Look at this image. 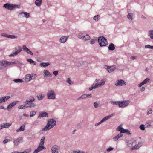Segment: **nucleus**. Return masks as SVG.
I'll list each match as a JSON object with an SVG mask.
<instances>
[{"label":"nucleus","mask_w":153,"mask_h":153,"mask_svg":"<svg viewBox=\"0 0 153 153\" xmlns=\"http://www.w3.org/2000/svg\"><path fill=\"white\" fill-rule=\"evenodd\" d=\"M56 121L53 119L48 120L46 126L42 129V131H46L51 129L56 125Z\"/></svg>","instance_id":"nucleus-1"},{"label":"nucleus","mask_w":153,"mask_h":153,"mask_svg":"<svg viewBox=\"0 0 153 153\" xmlns=\"http://www.w3.org/2000/svg\"><path fill=\"white\" fill-rule=\"evenodd\" d=\"M3 7L11 11L16 8H20V5L15 4H10L9 3H7L4 5Z\"/></svg>","instance_id":"nucleus-2"},{"label":"nucleus","mask_w":153,"mask_h":153,"mask_svg":"<svg viewBox=\"0 0 153 153\" xmlns=\"http://www.w3.org/2000/svg\"><path fill=\"white\" fill-rule=\"evenodd\" d=\"M130 102L128 100H125L121 101L115 102V105H118L120 108H124L127 106Z\"/></svg>","instance_id":"nucleus-3"},{"label":"nucleus","mask_w":153,"mask_h":153,"mask_svg":"<svg viewBox=\"0 0 153 153\" xmlns=\"http://www.w3.org/2000/svg\"><path fill=\"white\" fill-rule=\"evenodd\" d=\"M98 42L101 47H104L108 45V42L106 38L103 36H100L98 38Z\"/></svg>","instance_id":"nucleus-4"},{"label":"nucleus","mask_w":153,"mask_h":153,"mask_svg":"<svg viewBox=\"0 0 153 153\" xmlns=\"http://www.w3.org/2000/svg\"><path fill=\"white\" fill-rule=\"evenodd\" d=\"M117 131H119L121 133H125L128 135H131V133L128 129H125L122 127V125L121 124L117 128Z\"/></svg>","instance_id":"nucleus-5"},{"label":"nucleus","mask_w":153,"mask_h":153,"mask_svg":"<svg viewBox=\"0 0 153 153\" xmlns=\"http://www.w3.org/2000/svg\"><path fill=\"white\" fill-rule=\"evenodd\" d=\"M47 94L48 99L54 100L56 98V94L53 90H48Z\"/></svg>","instance_id":"nucleus-6"},{"label":"nucleus","mask_w":153,"mask_h":153,"mask_svg":"<svg viewBox=\"0 0 153 153\" xmlns=\"http://www.w3.org/2000/svg\"><path fill=\"white\" fill-rule=\"evenodd\" d=\"M36 77V75L33 73L27 74L25 76L26 82H28L31 80H34Z\"/></svg>","instance_id":"nucleus-7"},{"label":"nucleus","mask_w":153,"mask_h":153,"mask_svg":"<svg viewBox=\"0 0 153 153\" xmlns=\"http://www.w3.org/2000/svg\"><path fill=\"white\" fill-rule=\"evenodd\" d=\"M114 116V114H112L110 115L105 116V117H104L102 120H101L100 122L95 123V126H97L101 124L103 122H105L109 118L112 117Z\"/></svg>","instance_id":"nucleus-8"},{"label":"nucleus","mask_w":153,"mask_h":153,"mask_svg":"<svg viewBox=\"0 0 153 153\" xmlns=\"http://www.w3.org/2000/svg\"><path fill=\"white\" fill-rule=\"evenodd\" d=\"M114 116V114H112L110 115L105 116V117H104L102 120H101L100 122L95 123V126H97L101 124L103 122H105L109 118L112 117Z\"/></svg>","instance_id":"nucleus-9"},{"label":"nucleus","mask_w":153,"mask_h":153,"mask_svg":"<svg viewBox=\"0 0 153 153\" xmlns=\"http://www.w3.org/2000/svg\"><path fill=\"white\" fill-rule=\"evenodd\" d=\"M60 147L56 145L53 146L51 149L52 153H61L60 151Z\"/></svg>","instance_id":"nucleus-10"},{"label":"nucleus","mask_w":153,"mask_h":153,"mask_svg":"<svg viewBox=\"0 0 153 153\" xmlns=\"http://www.w3.org/2000/svg\"><path fill=\"white\" fill-rule=\"evenodd\" d=\"M15 50L16 51L13 53L9 55L10 57L14 56L17 55L22 51V49L19 46H18L15 48Z\"/></svg>","instance_id":"nucleus-11"},{"label":"nucleus","mask_w":153,"mask_h":153,"mask_svg":"<svg viewBox=\"0 0 153 153\" xmlns=\"http://www.w3.org/2000/svg\"><path fill=\"white\" fill-rule=\"evenodd\" d=\"M136 141L133 139L130 140H127L126 141V144L128 147H131L134 143Z\"/></svg>","instance_id":"nucleus-12"},{"label":"nucleus","mask_w":153,"mask_h":153,"mask_svg":"<svg viewBox=\"0 0 153 153\" xmlns=\"http://www.w3.org/2000/svg\"><path fill=\"white\" fill-rule=\"evenodd\" d=\"M143 143L142 142H139L137 144H136L134 146H132L130 148L131 150H135L138 149L143 145Z\"/></svg>","instance_id":"nucleus-13"},{"label":"nucleus","mask_w":153,"mask_h":153,"mask_svg":"<svg viewBox=\"0 0 153 153\" xmlns=\"http://www.w3.org/2000/svg\"><path fill=\"white\" fill-rule=\"evenodd\" d=\"M0 65L3 68L6 67L8 65H10V62H9L5 60L0 61Z\"/></svg>","instance_id":"nucleus-14"},{"label":"nucleus","mask_w":153,"mask_h":153,"mask_svg":"<svg viewBox=\"0 0 153 153\" xmlns=\"http://www.w3.org/2000/svg\"><path fill=\"white\" fill-rule=\"evenodd\" d=\"M104 68L106 69L109 73H111L115 69V66L114 65L112 66H108L107 65H105Z\"/></svg>","instance_id":"nucleus-15"},{"label":"nucleus","mask_w":153,"mask_h":153,"mask_svg":"<svg viewBox=\"0 0 153 153\" xmlns=\"http://www.w3.org/2000/svg\"><path fill=\"white\" fill-rule=\"evenodd\" d=\"M48 117V114L46 112H40L38 117V118H41L42 117Z\"/></svg>","instance_id":"nucleus-16"},{"label":"nucleus","mask_w":153,"mask_h":153,"mask_svg":"<svg viewBox=\"0 0 153 153\" xmlns=\"http://www.w3.org/2000/svg\"><path fill=\"white\" fill-rule=\"evenodd\" d=\"M22 142V137H19L13 141L14 145L15 146H17L19 144Z\"/></svg>","instance_id":"nucleus-17"},{"label":"nucleus","mask_w":153,"mask_h":153,"mask_svg":"<svg viewBox=\"0 0 153 153\" xmlns=\"http://www.w3.org/2000/svg\"><path fill=\"white\" fill-rule=\"evenodd\" d=\"M124 85H126V83L123 80H117L115 84V85L123 86Z\"/></svg>","instance_id":"nucleus-18"},{"label":"nucleus","mask_w":153,"mask_h":153,"mask_svg":"<svg viewBox=\"0 0 153 153\" xmlns=\"http://www.w3.org/2000/svg\"><path fill=\"white\" fill-rule=\"evenodd\" d=\"M45 148L44 146L39 145L38 147L34 151L33 153H38L39 152L42 150L43 149H45Z\"/></svg>","instance_id":"nucleus-19"},{"label":"nucleus","mask_w":153,"mask_h":153,"mask_svg":"<svg viewBox=\"0 0 153 153\" xmlns=\"http://www.w3.org/2000/svg\"><path fill=\"white\" fill-rule=\"evenodd\" d=\"M22 15H24V17H26L27 18H29L30 16V14L26 12H22L20 13L18 15V17H21Z\"/></svg>","instance_id":"nucleus-20"},{"label":"nucleus","mask_w":153,"mask_h":153,"mask_svg":"<svg viewBox=\"0 0 153 153\" xmlns=\"http://www.w3.org/2000/svg\"><path fill=\"white\" fill-rule=\"evenodd\" d=\"M69 37L68 36H62L59 40V42L62 43H64L67 41Z\"/></svg>","instance_id":"nucleus-21"},{"label":"nucleus","mask_w":153,"mask_h":153,"mask_svg":"<svg viewBox=\"0 0 153 153\" xmlns=\"http://www.w3.org/2000/svg\"><path fill=\"white\" fill-rule=\"evenodd\" d=\"M23 49L24 51H25L28 54H30L31 55H33V53L28 48H27L25 45L23 46Z\"/></svg>","instance_id":"nucleus-22"},{"label":"nucleus","mask_w":153,"mask_h":153,"mask_svg":"<svg viewBox=\"0 0 153 153\" xmlns=\"http://www.w3.org/2000/svg\"><path fill=\"white\" fill-rule=\"evenodd\" d=\"M25 103L27 105V108H34L36 106V104L33 102H25Z\"/></svg>","instance_id":"nucleus-23"},{"label":"nucleus","mask_w":153,"mask_h":153,"mask_svg":"<svg viewBox=\"0 0 153 153\" xmlns=\"http://www.w3.org/2000/svg\"><path fill=\"white\" fill-rule=\"evenodd\" d=\"M2 128H8L11 126V124L8 123H4L1 124Z\"/></svg>","instance_id":"nucleus-24"},{"label":"nucleus","mask_w":153,"mask_h":153,"mask_svg":"<svg viewBox=\"0 0 153 153\" xmlns=\"http://www.w3.org/2000/svg\"><path fill=\"white\" fill-rule=\"evenodd\" d=\"M43 73L45 74V77H49L51 76L50 72L47 70H44L43 71Z\"/></svg>","instance_id":"nucleus-25"},{"label":"nucleus","mask_w":153,"mask_h":153,"mask_svg":"<svg viewBox=\"0 0 153 153\" xmlns=\"http://www.w3.org/2000/svg\"><path fill=\"white\" fill-rule=\"evenodd\" d=\"M25 124H23L19 128L17 129L16 130V132H19L23 131L25 130Z\"/></svg>","instance_id":"nucleus-26"},{"label":"nucleus","mask_w":153,"mask_h":153,"mask_svg":"<svg viewBox=\"0 0 153 153\" xmlns=\"http://www.w3.org/2000/svg\"><path fill=\"white\" fill-rule=\"evenodd\" d=\"M50 64L49 62H42L40 64V65L41 67H45L48 66Z\"/></svg>","instance_id":"nucleus-27"},{"label":"nucleus","mask_w":153,"mask_h":153,"mask_svg":"<svg viewBox=\"0 0 153 153\" xmlns=\"http://www.w3.org/2000/svg\"><path fill=\"white\" fill-rule=\"evenodd\" d=\"M36 97L39 100H41L44 98V95L39 94L37 95Z\"/></svg>","instance_id":"nucleus-28"},{"label":"nucleus","mask_w":153,"mask_h":153,"mask_svg":"<svg viewBox=\"0 0 153 153\" xmlns=\"http://www.w3.org/2000/svg\"><path fill=\"white\" fill-rule=\"evenodd\" d=\"M108 48L109 50L110 51L113 50L115 49V47L113 43H111L109 45Z\"/></svg>","instance_id":"nucleus-29"},{"label":"nucleus","mask_w":153,"mask_h":153,"mask_svg":"<svg viewBox=\"0 0 153 153\" xmlns=\"http://www.w3.org/2000/svg\"><path fill=\"white\" fill-rule=\"evenodd\" d=\"M42 0H36L35 1V4L37 6H40L42 4Z\"/></svg>","instance_id":"nucleus-30"},{"label":"nucleus","mask_w":153,"mask_h":153,"mask_svg":"<svg viewBox=\"0 0 153 153\" xmlns=\"http://www.w3.org/2000/svg\"><path fill=\"white\" fill-rule=\"evenodd\" d=\"M45 139V137L43 136L40 140L39 145L40 146H43L44 143V141Z\"/></svg>","instance_id":"nucleus-31"},{"label":"nucleus","mask_w":153,"mask_h":153,"mask_svg":"<svg viewBox=\"0 0 153 153\" xmlns=\"http://www.w3.org/2000/svg\"><path fill=\"white\" fill-rule=\"evenodd\" d=\"M133 13H128L127 16V18L130 21L133 19Z\"/></svg>","instance_id":"nucleus-32"},{"label":"nucleus","mask_w":153,"mask_h":153,"mask_svg":"<svg viewBox=\"0 0 153 153\" xmlns=\"http://www.w3.org/2000/svg\"><path fill=\"white\" fill-rule=\"evenodd\" d=\"M27 105H26V104H25H25H24L22 105L19 106L18 107V108L19 109H24L26 108H27Z\"/></svg>","instance_id":"nucleus-33"},{"label":"nucleus","mask_w":153,"mask_h":153,"mask_svg":"<svg viewBox=\"0 0 153 153\" xmlns=\"http://www.w3.org/2000/svg\"><path fill=\"white\" fill-rule=\"evenodd\" d=\"M148 36L150 38L153 40V30H152L149 31L148 32Z\"/></svg>","instance_id":"nucleus-34"},{"label":"nucleus","mask_w":153,"mask_h":153,"mask_svg":"<svg viewBox=\"0 0 153 153\" xmlns=\"http://www.w3.org/2000/svg\"><path fill=\"white\" fill-rule=\"evenodd\" d=\"M30 97L31 98L29 99V100H26L25 102H33L35 100V98L33 97Z\"/></svg>","instance_id":"nucleus-35"},{"label":"nucleus","mask_w":153,"mask_h":153,"mask_svg":"<svg viewBox=\"0 0 153 153\" xmlns=\"http://www.w3.org/2000/svg\"><path fill=\"white\" fill-rule=\"evenodd\" d=\"M101 82L99 84H97L96 83V84L97 85H98V87H100L101 86H103L105 83V81L103 80H101Z\"/></svg>","instance_id":"nucleus-36"},{"label":"nucleus","mask_w":153,"mask_h":153,"mask_svg":"<svg viewBox=\"0 0 153 153\" xmlns=\"http://www.w3.org/2000/svg\"><path fill=\"white\" fill-rule=\"evenodd\" d=\"M98 87V85H97L96 84H94L91 87H90L89 89V91H91L92 90L94 89H95L97 87Z\"/></svg>","instance_id":"nucleus-37"},{"label":"nucleus","mask_w":153,"mask_h":153,"mask_svg":"<svg viewBox=\"0 0 153 153\" xmlns=\"http://www.w3.org/2000/svg\"><path fill=\"white\" fill-rule=\"evenodd\" d=\"M27 61L30 63V64H32L34 65H36V62L33 60H32L31 59H28L27 60Z\"/></svg>","instance_id":"nucleus-38"},{"label":"nucleus","mask_w":153,"mask_h":153,"mask_svg":"<svg viewBox=\"0 0 153 153\" xmlns=\"http://www.w3.org/2000/svg\"><path fill=\"white\" fill-rule=\"evenodd\" d=\"M10 137H7L3 141V143L4 144H5L7 143V142L10 141Z\"/></svg>","instance_id":"nucleus-39"},{"label":"nucleus","mask_w":153,"mask_h":153,"mask_svg":"<svg viewBox=\"0 0 153 153\" xmlns=\"http://www.w3.org/2000/svg\"><path fill=\"white\" fill-rule=\"evenodd\" d=\"M90 39V36L88 35L87 34L84 36V39L85 40H88Z\"/></svg>","instance_id":"nucleus-40"},{"label":"nucleus","mask_w":153,"mask_h":153,"mask_svg":"<svg viewBox=\"0 0 153 153\" xmlns=\"http://www.w3.org/2000/svg\"><path fill=\"white\" fill-rule=\"evenodd\" d=\"M150 79L149 78H146L142 82L144 84H146L149 82V81Z\"/></svg>","instance_id":"nucleus-41"},{"label":"nucleus","mask_w":153,"mask_h":153,"mask_svg":"<svg viewBox=\"0 0 153 153\" xmlns=\"http://www.w3.org/2000/svg\"><path fill=\"white\" fill-rule=\"evenodd\" d=\"M13 81L16 83H21L23 82L22 80L21 79H14L13 80Z\"/></svg>","instance_id":"nucleus-42"},{"label":"nucleus","mask_w":153,"mask_h":153,"mask_svg":"<svg viewBox=\"0 0 153 153\" xmlns=\"http://www.w3.org/2000/svg\"><path fill=\"white\" fill-rule=\"evenodd\" d=\"M123 135L122 134L120 133L117 136H115V140H117L119 138L122 137Z\"/></svg>","instance_id":"nucleus-43"},{"label":"nucleus","mask_w":153,"mask_h":153,"mask_svg":"<svg viewBox=\"0 0 153 153\" xmlns=\"http://www.w3.org/2000/svg\"><path fill=\"white\" fill-rule=\"evenodd\" d=\"M8 37L9 38L11 39H14L17 38L18 36L16 35H9Z\"/></svg>","instance_id":"nucleus-44"},{"label":"nucleus","mask_w":153,"mask_h":153,"mask_svg":"<svg viewBox=\"0 0 153 153\" xmlns=\"http://www.w3.org/2000/svg\"><path fill=\"white\" fill-rule=\"evenodd\" d=\"M146 48L151 49H153V46L150 45H147L145 46Z\"/></svg>","instance_id":"nucleus-45"},{"label":"nucleus","mask_w":153,"mask_h":153,"mask_svg":"<svg viewBox=\"0 0 153 153\" xmlns=\"http://www.w3.org/2000/svg\"><path fill=\"white\" fill-rule=\"evenodd\" d=\"M31 149H27L25 150L24 152H22V153H29L31 152Z\"/></svg>","instance_id":"nucleus-46"},{"label":"nucleus","mask_w":153,"mask_h":153,"mask_svg":"<svg viewBox=\"0 0 153 153\" xmlns=\"http://www.w3.org/2000/svg\"><path fill=\"white\" fill-rule=\"evenodd\" d=\"M87 98L86 94H85L82 95L80 97H79L78 98V99L80 100L81 99H84V98Z\"/></svg>","instance_id":"nucleus-47"},{"label":"nucleus","mask_w":153,"mask_h":153,"mask_svg":"<svg viewBox=\"0 0 153 153\" xmlns=\"http://www.w3.org/2000/svg\"><path fill=\"white\" fill-rule=\"evenodd\" d=\"M13 107V105L11 104V103H10L7 106V109L8 111L10 110L11 108Z\"/></svg>","instance_id":"nucleus-48"},{"label":"nucleus","mask_w":153,"mask_h":153,"mask_svg":"<svg viewBox=\"0 0 153 153\" xmlns=\"http://www.w3.org/2000/svg\"><path fill=\"white\" fill-rule=\"evenodd\" d=\"M36 112L34 111H32L30 112V117H33L36 115Z\"/></svg>","instance_id":"nucleus-49"},{"label":"nucleus","mask_w":153,"mask_h":153,"mask_svg":"<svg viewBox=\"0 0 153 153\" xmlns=\"http://www.w3.org/2000/svg\"><path fill=\"white\" fill-rule=\"evenodd\" d=\"M140 128L142 130H144L145 129V125L143 124H141L140 126Z\"/></svg>","instance_id":"nucleus-50"},{"label":"nucleus","mask_w":153,"mask_h":153,"mask_svg":"<svg viewBox=\"0 0 153 153\" xmlns=\"http://www.w3.org/2000/svg\"><path fill=\"white\" fill-rule=\"evenodd\" d=\"M97 42V40L95 39H92L90 41L91 44H94Z\"/></svg>","instance_id":"nucleus-51"},{"label":"nucleus","mask_w":153,"mask_h":153,"mask_svg":"<svg viewBox=\"0 0 153 153\" xmlns=\"http://www.w3.org/2000/svg\"><path fill=\"white\" fill-rule=\"evenodd\" d=\"M4 100V101L5 102L7 100L9 99L10 98V97L9 96H4V97H3Z\"/></svg>","instance_id":"nucleus-52"},{"label":"nucleus","mask_w":153,"mask_h":153,"mask_svg":"<svg viewBox=\"0 0 153 153\" xmlns=\"http://www.w3.org/2000/svg\"><path fill=\"white\" fill-rule=\"evenodd\" d=\"M114 149V148L113 147H110L108 149H106V151L108 152H110V151H111L113 150Z\"/></svg>","instance_id":"nucleus-53"},{"label":"nucleus","mask_w":153,"mask_h":153,"mask_svg":"<svg viewBox=\"0 0 153 153\" xmlns=\"http://www.w3.org/2000/svg\"><path fill=\"white\" fill-rule=\"evenodd\" d=\"M94 106L95 108H97L100 106L97 102H95L94 103Z\"/></svg>","instance_id":"nucleus-54"},{"label":"nucleus","mask_w":153,"mask_h":153,"mask_svg":"<svg viewBox=\"0 0 153 153\" xmlns=\"http://www.w3.org/2000/svg\"><path fill=\"white\" fill-rule=\"evenodd\" d=\"M99 16L98 15L95 16L93 17V19L96 21H97L98 20V17Z\"/></svg>","instance_id":"nucleus-55"},{"label":"nucleus","mask_w":153,"mask_h":153,"mask_svg":"<svg viewBox=\"0 0 153 153\" xmlns=\"http://www.w3.org/2000/svg\"><path fill=\"white\" fill-rule=\"evenodd\" d=\"M72 153H84V152L82 151L78 150L77 151H73Z\"/></svg>","instance_id":"nucleus-56"},{"label":"nucleus","mask_w":153,"mask_h":153,"mask_svg":"<svg viewBox=\"0 0 153 153\" xmlns=\"http://www.w3.org/2000/svg\"><path fill=\"white\" fill-rule=\"evenodd\" d=\"M66 81L70 85H71L72 84V82L69 78H68L67 79Z\"/></svg>","instance_id":"nucleus-57"},{"label":"nucleus","mask_w":153,"mask_h":153,"mask_svg":"<svg viewBox=\"0 0 153 153\" xmlns=\"http://www.w3.org/2000/svg\"><path fill=\"white\" fill-rule=\"evenodd\" d=\"M152 112V110L151 109H149L147 111V114L149 115L151 114Z\"/></svg>","instance_id":"nucleus-58"},{"label":"nucleus","mask_w":153,"mask_h":153,"mask_svg":"<svg viewBox=\"0 0 153 153\" xmlns=\"http://www.w3.org/2000/svg\"><path fill=\"white\" fill-rule=\"evenodd\" d=\"M58 71H53V73L55 75V76H56L58 75Z\"/></svg>","instance_id":"nucleus-59"},{"label":"nucleus","mask_w":153,"mask_h":153,"mask_svg":"<svg viewBox=\"0 0 153 153\" xmlns=\"http://www.w3.org/2000/svg\"><path fill=\"white\" fill-rule=\"evenodd\" d=\"M17 102H18L17 101H13V102H12L11 103H10L11 105H13V106H14V105H15L17 103Z\"/></svg>","instance_id":"nucleus-60"},{"label":"nucleus","mask_w":153,"mask_h":153,"mask_svg":"<svg viewBox=\"0 0 153 153\" xmlns=\"http://www.w3.org/2000/svg\"><path fill=\"white\" fill-rule=\"evenodd\" d=\"M137 57L135 56H133L131 57V59L133 60L137 59Z\"/></svg>","instance_id":"nucleus-61"},{"label":"nucleus","mask_w":153,"mask_h":153,"mask_svg":"<svg viewBox=\"0 0 153 153\" xmlns=\"http://www.w3.org/2000/svg\"><path fill=\"white\" fill-rule=\"evenodd\" d=\"M78 37L79 38L82 39H84V36L79 35H78Z\"/></svg>","instance_id":"nucleus-62"},{"label":"nucleus","mask_w":153,"mask_h":153,"mask_svg":"<svg viewBox=\"0 0 153 153\" xmlns=\"http://www.w3.org/2000/svg\"><path fill=\"white\" fill-rule=\"evenodd\" d=\"M86 95L87 98H91L92 97L91 94H86Z\"/></svg>","instance_id":"nucleus-63"},{"label":"nucleus","mask_w":153,"mask_h":153,"mask_svg":"<svg viewBox=\"0 0 153 153\" xmlns=\"http://www.w3.org/2000/svg\"><path fill=\"white\" fill-rule=\"evenodd\" d=\"M5 102L4 100L3 97L0 98V103Z\"/></svg>","instance_id":"nucleus-64"}]
</instances>
